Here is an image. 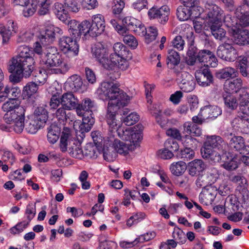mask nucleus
Masks as SVG:
<instances>
[{
  "label": "nucleus",
  "instance_id": "obj_28",
  "mask_svg": "<svg viewBox=\"0 0 249 249\" xmlns=\"http://www.w3.org/2000/svg\"><path fill=\"white\" fill-rule=\"evenodd\" d=\"M78 100L71 92H66L61 96V104L69 110L76 108Z\"/></svg>",
  "mask_w": 249,
  "mask_h": 249
},
{
  "label": "nucleus",
  "instance_id": "obj_10",
  "mask_svg": "<svg viewBox=\"0 0 249 249\" xmlns=\"http://www.w3.org/2000/svg\"><path fill=\"white\" fill-rule=\"evenodd\" d=\"M91 53L93 57H94L97 61L105 69H111V64L110 59H108V53L107 49L104 45L101 43L98 42L94 44L91 48Z\"/></svg>",
  "mask_w": 249,
  "mask_h": 249
},
{
  "label": "nucleus",
  "instance_id": "obj_50",
  "mask_svg": "<svg viewBox=\"0 0 249 249\" xmlns=\"http://www.w3.org/2000/svg\"><path fill=\"white\" fill-rule=\"evenodd\" d=\"M238 100L240 106V110L244 111L243 107L248 106L249 104V94L246 89H242L239 91Z\"/></svg>",
  "mask_w": 249,
  "mask_h": 249
},
{
  "label": "nucleus",
  "instance_id": "obj_56",
  "mask_svg": "<svg viewBox=\"0 0 249 249\" xmlns=\"http://www.w3.org/2000/svg\"><path fill=\"white\" fill-rule=\"evenodd\" d=\"M34 36V34L30 31L21 32L18 35L17 42L18 43L28 42L31 41Z\"/></svg>",
  "mask_w": 249,
  "mask_h": 249
},
{
  "label": "nucleus",
  "instance_id": "obj_32",
  "mask_svg": "<svg viewBox=\"0 0 249 249\" xmlns=\"http://www.w3.org/2000/svg\"><path fill=\"white\" fill-rule=\"evenodd\" d=\"M222 97L225 107L231 110H235L238 105L236 97L232 94L228 93H222Z\"/></svg>",
  "mask_w": 249,
  "mask_h": 249
},
{
  "label": "nucleus",
  "instance_id": "obj_15",
  "mask_svg": "<svg viewBox=\"0 0 249 249\" xmlns=\"http://www.w3.org/2000/svg\"><path fill=\"white\" fill-rule=\"evenodd\" d=\"M178 80L180 89L185 92H190L195 88L196 82L193 77L186 71L178 74Z\"/></svg>",
  "mask_w": 249,
  "mask_h": 249
},
{
  "label": "nucleus",
  "instance_id": "obj_22",
  "mask_svg": "<svg viewBox=\"0 0 249 249\" xmlns=\"http://www.w3.org/2000/svg\"><path fill=\"white\" fill-rule=\"evenodd\" d=\"M207 8L209 9L207 15L209 18V23H215L222 21L223 11L216 4L213 3H207Z\"/></svg>",
  "mask_w": 249,
  "mask_h": 249
},
{
  "label": "nucleus",
  "instance_id": "obj_6",
  "mask_svg": "<svg viewBox=\"0 0 249 249\" xmlns=\"http://www.w3.org/2000/svg\"><path fill=\"white\" fill-rule=\"evenodd\" d=\"M40 63L48 69L50 68L58 67L67 63L56 48L54 47H48L45 54L43 56L42 60H40Z\"/></svg>",
  "mask_w": 249,
  "mask_h": 249
},
{
  "label": "nucleus",
  "instance_id": "obj_61",
  "mask_svg": "<svg viewBox=\"0 0 249 249\" xmlns=\"http://www.w3.org/2000/svg\"><path fill=\"white\" fill-rule=\"evenodd\" d=\"M113 4L112 13L115 15L120 14L124 7V2L123 0H113Z\"/></svg>",
  "mask_w": 249,
  "mask_h": 249
},
{
  "label": "nucleus",
  "instance_id": "obj_25",
  "mask_svg": "<svg viewBox=\"0 0 249 249\" xmlns=\"http://www.w3.org/2000/svg\"><path fill=\"white\" fill-rule=\"evenodd\" d=\"M222 113V110L217 106H205L201 109L198 116L204 119H215Z\"/></svg>",
  "mask_w": 249,
  "mask_h": 249
},
{
  "label": "nucleus",
  "instance_id": "obj_5",
  "mask_svg": "<svg viewBox=\"0 0 249 249\" xmlns=\"http://www.w3.org/2000/svg\"><path fill=\"white\" fill-rule=\"evenodd\" d=\"M25 110L23 107H18L17 110L6 113L3 119L7 124H14L13 129L18 133H21L24 128Z\"/></svg>",
  "mask_w": 249,
  "mask_h": 249
},
{
  "label": "nucleus",
  "instance_id": "obj_12",
  "mask_svg": "<svg viewBox=\"0 0 249 249\" xmlns=\"http://www.w3.org/2000/svg\"><path fill=\"white\" fill-rule=\"evenodd\" d=\"M122 22L127 30L135 35L141 36L145 35V27L140 20L133 17H127L123 19Z\"/></svg>",
  "mask_w": 249,
  "mask_h": 249
},
{
  "label": "nucleus",
  "instance_id": "obj_26",
  "mask_svg": "<svg viewBox=\"0 0 249 249\" xmlns=\"http://www.w3.org/2000/svg\"><path fill=\"white\" fill-rule=\"evenodd\" d=\"M212 35L216 39L225 41L228 37L226 36V32L225 30L221 28V22L208 23Z\"/></svg>",
  "mask_w": 249,
  "mask_h": 249
},
{
  "label": "nucleus",
  "instance_id": "obj_60",
  "mask_svg": "<svg viewBox=\"0 0 249 249\" xmlns=\"http://www.w3.org/2000/svg\"><path fill=\"white\" fill-rule=\"evenodd\" d=\"M80 35L89 34L92 36L91 24L90 21L85 20L80 23Z\"/></svg>",
  "mask_w": 249,
  "mask_h": 249
},
{
  "label": "nucleus",
  "instance_id": "obj_47",
  "mask_svg": "<svg viewBox=\"0 0 249 249\" xmlns=\"http://www.w3.org/2000/svg\"><path fill=\"white\" fill-rule=\"evenodd\" d=\"M238 69L242 76H248L249 75V55L243 57L239 61Z\"/></svg>",
  "mask_w": 249,
  "mask_h": 249
},
{
  "label": "nucleus",
  "instance_id": "obj_27",
  "mask_svg": "<svg viewBox=\"0 0 249 249\" xmlns=\"http://www.w3.org/2000/svg\"><path fill=\"white\" fill-rule=\"evenodd\" d=\"M101 152L103 153L104 159L108 162L113 161L117 156L113 142L109 141L104 144L103 148L100 150Z\"/></svg>",
  "mask_w": 249,
  "mask_h": 249
},
{
  "label": "nucleus",
  "instance_id": "obj_9",
  "mask_svg": "<svg viewBox=\"0 0 249 249\" xmlns=\"http://www.w3.org/2000/svg\"><path fill=\"white\" fill-rule=\"evenodd\" d=\"M9 70L14 72L9 76L10 81L18 83L21 81L23 77L26 78L29 77L34 70V68L27 67L25 66L11 62Z\"/></svg>",
  "mask_w": 249,
  "mask_h": 249
},
{
  "label": "nucleus",
  "instance_id": "obj_33",
  "mask_svg": "<svg viewBox=\"0 0 249 249\" xmlns=\"http://www.w3.org/2000/svg\"><path fill=\"white\" fill-rule=\"evenodd\" d=\"M43 126V124L34 118H28L24 122V127L30 133L35 134L37 131Z\"/></svg>",
  "mask_w": 249,
  "mask_h": 249
},
{
  "label": "nucleus",
  "instance_id": "obj_2",
  "mask_svg": "<svg viewBox=\"0 0 249 249\" xmlns=\"http://www.w3.org/2000/svg\"><path fill=\"white\" fill-rule=\"evenodd\" d=\"M229 151L228 143L219 136H207L201 153L204 159L213 162H218L221 156L226 155Z\"/></svg>",
  "mask_w": 249,
  "mask_h": 249
},
{
  "label": "nucleus",
  "instance_id": "obj_4",
  "mask_svg": "<svg viewBox=\"0 0 249 249\" xmlns=\"http://www.w3.org/2000/svg\"><path fill=\"white\" fill-rule=\"evenodd\" d=\"M113 50V53L109 56L112 66H116L122 70H125L129 66L128 60L132 57L130 51L121 42L115 43Z\"/></svg>",
  "mask_w": 249,
  "mask_h": 249
},
{
  "label": "nucleus",
  "instance_id": "obj_46",
  "mask_svg": "<svg viewBox=\"0 0 249 249\" xmlns=\"http://www.w3.org/2000/svg\"><path fill=\"white\" fill-rule=\"evenodd\" d=\"M191 14V8L189 7L180 6L177 9V16L181 21L187 20Z\"/></svg>",
  "mask_w": 249,
  "mask_h": 249
},
{
  "label": "nucleus",
  "instance_id": "obj_52",
  "mask_svg": "<svg viewBox=\"0 0 249 249\" xmlns=\"http://www.w3.org/2000/svg\"><path fill=\"white\" fill-rule=\"evenodd\" d=\"M145 31L146 33L143 36L145 37L146 42L147 43L155 40L158 36L157 28L154 26H150L148 28H145Z\"/></svg>",
  "mask_w": 249,
  "mask_h": 249
},
{
  "label": "nucleus",
  "instance_id": "obj_57",
  "mask_svg": "<svg viewBox=\"0 0 249 249\" xmlns=\"http://www.w3.org/2000/svg\"><path fill=\"white\" fill-rule=\"evenodd\" d=\"M195 155V152L190 148H185L184 149L181 150L178 157L182 159L184 162L187 161L193 158Z\"/></svg>",
  "mask_w": 249,
  "mask_h": 249
},
{
  "label": "nucleus",
  "instance_id": "obj_62",
  "mask_svg": "<svg viewBox=\"0 0 249 249\" xmlns=\"http://www.w3.org/2000/svg\"><path fill=\"white\" fill-rule=\"evenodd\" d=\"M29 224V222L26 221L19 222L16 226L10 229V232L14 234H18L22 232L28 227Z\"/></svg>",
  "mask_w": 249,
  "mask_h": 249
},
{
  "label": "nucleus",
  "instance_id": "obj_23",
  "mask_svg": "<svg viewBox=\"0 0 249 249\" xmlns=\"http://www.w3.org/2000/svg\"><path fill=\"white\" fill-rule=\"evenodd\" d=\"M189 174L192 176H198L206 168V164L201 160L195 159L189 162L188 165Z\"/></svg>",
  "mask_w": 249,
  "mask_h": 249
},
{
  "label": "nucleus",
  "instance_id": "obj_63",
  "mask_svg": "<svg viewBox=\"0 0 249 249\" xmlns=\"http://www.w3.org/2000/svg\"><path fill=\"white\" fill-rule=\"evenodd\" d=\"M50 3L46 0H37V6L39 7L38 13L40 15H45L49 12Z\"/></svg>",
  "mask_w": 249,
  "mask_h": 249
},
{
  "label": "nucleus",
  "instance_id": "obj_21",
  "mask_svg": "<svg viewBox=\"0 0 249 249\" xmlns=\"http://www.w3.org/2000/svg\"><path fill=\"white\" fill-rule=\"evenodd\" d=\"M172 237L174 239H168L165 243L168 247L175 248L177 244H183L186 241V237L184 232L179 228L175 227L172 233Z\"/></svg>",
  "mask_w": 249,
  "mask_h": 249
},
{
  "label": "nucleus",
  "instance_id": "obj_18",
  "mask_svg": "<svg viewBox=\"0 0 249 249\" xmlns=\"http://www.w3.org/2000/svg\"><path fill=\"white\" fill-rule=\"evenodd\" d=\"M170 9L167 5H163L160 8L153 6L149 9L148 15L151 18H159L160 23H165L168 19Z\"/></svg>",
  "mask_w": 249,
  "mask_h": 249
},
{
  "label": "nucleus",
  "instance_id": "obj_54",
  "mask_svg": "<svg viewBox=\"0 0 249 249\" xmlns=\"http://www.w3.org/2000/svg\"><path fill=\"white\" fill-rule=\"evenodd\" d=\"M91 136L92 138L94 146L96 147L97 150L100 153V150L103 145V138L99 131H93L91 133Z\"/></svg>",
  "mask_w": 249,
  "mask_h": 249
},
{
  "label": "nucleus",
  "instance_id": "obj_11",
  "mask_svg": "<svg viewBox=\"0 0 249 249\" xmlns=\"http://www.w3.org/2000/svg\"><path fill=\"white\" fill-rule=\"evenodd\" d=\"M77 39L73 36H66L60 38L59 45L61 51L64 53L70 54L72 56L77 55L79 52V45Z\"/></svg>",
  "mask_w": 249,
  "mask_h": 249
},
{
  "label": "nucleus",
  "instance_id": "obj_43",
  "mask_svg": "<svg viewBox=\"0 0 249 249\" xmlns=\"http://www.w3.org/2000/svg\"><path fill=\"white\" fill-rule=\"evenodd\" d=\"M198 53L197 48L191 43L187 53L188 57L186 59V62L188 65L190 66L195 65L197 59Z\"/></svg>",
  "mask_w": 249,
  "mask_h": 249
},
{
  "label": "nucleus",
  "instance_id": "obj_42",
  "mask_svg": "<svg viewBox=\"0 0 249 249\" xmlns=\"http://www.w3.org/2000/svg\"><path fill=\"white\" fill-rule=\"evenodd\" d=\"M235 70L231 67H228L219 70L216 73V77L219 79H229L234 76Z\"/></svg>",
  "mask_w": 249,
  "mask_h": 249
},
{
  "label": "nucleus",
  "instance_id": "obj_31",
  "mask_svg": "<svg viewBox=\"0 0 249 249\" xmlns=\"http://www.w3.org/2000/svg\"><path fill=\"white\" fill-rule=\"evenodd\" d=\"M61 128L56 124H52L48 128L47 139L50 143L53 144L58 140Z\"/></svg>",
  "mask_w": 249,
  "mask_h": 249
},
{
  "label": "nucleus",
  "instance_id": "obj_39",
  "mask_svg": "<svg viewBox=\"0 0 249 249\" xmlns=\"http://www.w3.org/2000/svg\"><path fill=\"white\" fill-rule=\"evenodd\" d=\"M113 142L117 153L120 154L126 155L128 153L129 150L134 149V147H132V145H130L129 143H124L118 139L114 140Z\"/></svg>",
  "mask_w": 249,
  "mask_h": 249
},
{
  "label": "nucleus",
  "instance_id": "obj_40",
  "mask_svg": "<svg viewBox=\"0 0 249 249\" xmlns=\"http://www.w3.org/2000/svg\"><path fill=\"white\" fill-rule=\"evenodd\" d=\"M20 101L19 99H9L5 102L2 106V109L6 113L11 112L14 110H17L18 107H21L20 106Z\"/></svg>",
  "mask_w": 249,
  "mask_h": 249
},
{
  "label": "nucleus",
  "instance_id": "obj_3",
  "mask_svg": "<svg viewBox=\"0 0 249 249\" xmlns=\"http://www.w3.org/2000/svg\"><path fill=\"white\" fill-rule=\"evenodd\" d=\"M94 106V102L89 98L85 99L81 104L77 105V114L83 117L82 123L79 126L81 134L89 131L94 124L95 119L92 110Z\"/></svg>",
  "mask_w": 249,
  "mask_h": 249
},
{
  "label": "nucleus",
  "instance_id": "obj_37",
  "mask_svg": "<svg viewBox=\"0 0 249 249\" xmlns=\"http://www.w3.org/2000/svg\"><path fill=\"white\" fill-rule=\"evenodd\" d=\"M142 125L141 124H138L133 128L131 136L129 141L130 145L133 143L136 147L137 145V142L142 139Z\"/></svg>",
  "mask_w": 249,
  "mask_h": 249
},
{
  "label": "nucleus",
  "instance_id": "obj_64",
  "mask_svg": "<svg viewBox=\"0 0 249 249\" xmlns=\"http://www.w3.org/2000/svg\"><path fill=\"white\" fill-rule=\"evenodd\" d=\"M153 115L155 116L157 123L161 128H166L168 119L163 117L162 112L160 110H158L157 112H154Z\"/></svg>",
  "mask_w": 249,
  "mask_h": 249
},
{
  "label": "nucleus",
  "instance_id": "obj_59",
  "mask_svg": "<svg viewBox=\"0 0 249 249\" xmlns=\"http://www.w3.org/2000/svg\"><path fill=\"white\" fill-rule=\"evenodd\" d=\"M40 41H36L34 45V52L40 55V60H42L43 56L45 54L46 50L48 47L45 46V44H41Z\"/></svg>",
  "mask_w": 249,
  "mask_h": 249
},
{
  "label": "nucleus",
  "instance_id": "obj_55",
  "mask_svg": "<svg viewBox=\"0 0 249 249\" xmlns=\"http://www.w3.org/2000/svg\"><path fill=\"white\" fill-rule=\"evenodd\" d=\"M203 193L205 198L209 200L210 202H212L213 201L216 196L217 189L212 185L204 189Z\"/></svg>",
  "mask_w": 249,
  "mask_h": 249
},
{
  "label": "nucleus",
  "instance_id": "obj_29",
  "mask_svg": "<svg viewBox=\"0 0 249 249\" xmlns=\"http://www.w3.org/2000/svg\"><path fill=\"white\" fill-rule=\"evenodd\" d=\"M72 138L71 129L68 127H64L59 143L60 149L62 152L67 150L68 146L72 141Z\"/></svg>",
  "mask_w": 249,
  "mask_h": 249
},
{
  "label": "nucleus",
  "instance_id": "obj_44",
  "mask_svg": "<svg viewBox=\"0 0 249 249\" xmlns=\"http://www.w3.org/2000/svg\"><path fill=\"white\" fill-rule=\"evenodd\" d=\"M67 110H69L65 107L62 106L55 112L56 117L61 124H64L68 119H71V114L70 112H67Z\"/></svg>",
  "mask_w": 249,
  "mask_h": 249
},
{
  "label": "nucleus",
  "instance_id": "obj_49",
  "mask_svg": "<svg viewBox=\"0 0 249 249\" xmlns=\"http://www.w3.org/2000/svg\"><path fill=\"white\" fill-rule=\"evenodd\" d=\"M22 14L24 17L28 18L32 16L37 9V0H32L31 2L24 6Z\"/></svg>",
  "mask_w": 249,
  "mask_h": 249
},
{
  "label": "nucleus",
  "instance_id": "obj_24",
  "mask_svg": "<svg viewBox=\"0 0 249 249\" xmlns=\"http://www.w3.org/2000/svg\"><path fill=\"white\" fill-rule=\"evenodd\" d=\"M242 80L240 78L227 80L224 85V93L231 94L240 91L242 89Z\"/></svg>",
  "mask_w": 249,
  "mask_h": 249
},
{
  "label": "nucleus",
  "instance_id": "obj_8",
  "mask_svg": "<svg viewBox=\"0 0 249 249\" xmlns=\"http://www.w3.org/2000/svg\"><path fill=\"white\" fill-rule=\"evenodd\" d=\"M18 54L13 57L12 63L20 64L27 67H34L35 60L31 54L33 53L26 46H20L18 48Z\"/></svg>",
  "mask_w": 249,
  "mask_h": 249
},
{
  "label": "nucleus",
  "instance_id": "obj_58",
  "mask_svg": "<svg viewBox=\"0 0 249 249\" xmlns=\"http://www.w3.org/2000/svg\"><path fill=\"white\" fill-rule=\"evenodd\" d=\"M61 104V96L60 93L58 92H56L53 94L49 102V106L50 109L52 110H54L57 108L58 106Z\"/></svg>",
  "mask_w": 249,
  "mask_h": 249
},
{
  "label": "nucleus",
  "instance_id": "obj_30",
  "mask_svg": "<svg viewBox=\"0 0 249 249\" xmlns=\"http://www.w3.org/2000/svg\"><path fill=\"white\" fill-rule=\"evenodd\" d=\"M234 42L239 45H249V31L243 30L232 34Z\"/></svg>",
  "mask_w": 249,
  "mask_h": 249
},
{
  "label": "nucleus",
  "instance_id": "obj_48",
  "mask_svg": "<svg viewBox=\"0 0 249 249\" xmlns=\"http://www.w3.org/2000/svg\"><path fill=\"white\" fill-rule=\"evenodd\" d=\"M224 23L225 25L229 28H231V33L232 35L237 31L236 25L237 24V21L234 17H232L231 15L228 14L224 17Z\"/></svg>",
  "mask_w": 249,
  "mask_h": 249
},
{
  "label": "nucleus",
  "instance_id": "obj_51",
  "mask_svg": "<svg viewBox=\"0 0 249 249\" xmlns=\"http://www.w3.org/2000/svg\"><path fill=\"white\" fill-rule=\"evenodd\" d=\"M38 85L36 82H30L27 84L23 89V93L28 98L36 93L38 90Z\"/></svg>",
  "mask_w": 249,
  "mask_h": 249
},
{
  "label": "nucleus",
  "instance_id": "obj_35",
  "mask_svg": "<svg viewBox=\"0 0 249 249\" xmlns=\"http://www.w3.org/2000/svg\"><path fill=\"white\" fill-rule=\"evenodd\" d=\"M82 84L81 78L75 74L71 76L68 79L66 86L68 87L70 90L76 92L81 89Z\"/></svg>",
  "mask_w": 249,
  "mask_h": 249
},
{
  "label": "nucleus",
  "instance_id": "obj_1",
  "mask_svg": "<svg viewBox=\"0 0 249 249\" xmlns=\"http://www.w3.org/2000/svg\"><path fill=\"white\" fill-rule=\"evenodd\" d=\"M98 92L101 99L109 100L106 118L110 131L116 130L120 138L129 142L133 128L120 127L119 122L116 119L117 112L127 105L129 97L112 82H102Z\"/></svg>",
  "mask_w": 249,
  "mask_h": 249
},
{
  "label": "nucleus",
  "instance_id": "obj_17",
  "mask_svg": "<svg viewBox=\"0 0 249 249\" xmlns=\"http://www.w3.org/2000/svg\"><path fill=\"white\" fill-rule=\"evenodd\" d=\"M18 30L17 23L12 19L8 20L6 27L3 24H0V34L2 37V44H7L12 35L16 34Z\"/></svg>",
  "mask_w": 249,
  "mask_h": 249
},
{
  "label": "nucleus",
  "instance_id": "obj_19",
  "mask_svg": "<svg viewBox=\"0 0 249 249\" xmlns=\"http://www.w3.org/2000/svg\"><path fill=\"white\" fill-rule=\"evenodd\" d=\"M217 174L208 172L206 174L198 175L196 181V184L198 188H202L204 190L207 187L214 184L217 178Z\"/></svg>",
  "mask_w": 249,
  "mask_h": 249
},
{
  "label": "nucleus",
  "instance_id": "obj_16",
  "mask_svg": "<svg viewBox=\"0 0 249 249\" xmlns=\"http://www.w3.org/2000/svg\"><path fill=\"white\" fill-rule=\"evenodd\" d=\"M195 77L199 85L203 87L209 86L213 82V76L208 68H201L195 72Z\"/></svg>",
  "mask_w": 249,
  "mask_h": 249
},
{
  "label": "nucleus",
  "instance_id": "obj_20",
  "mask_svg": "<svg viewBox=\"0 0 249 249\" xmlns=\"http://www.w3.org/2000/svg\"><path fill=\"white\" fill-rule=\"evenodd\" d=\"M91 29L92 36H97L101 35L105 29L104 17L101 14L94 15L92 18Z\"/></svg>",
  "mask_w": 249,
  "mask_h": 249
},
{
  "label": "nucleus",
  "instance_id": "obj_14",
  "mask_svg": "<svg viewBox=\"0 0 249 249\" xmlns=\"http://www.w3.org/2000/svg\"><path fill=\"white\" fill-rule=\"evenodd\" d=\"M229 145V151L234 150L242 155H249V146L246 145L244 138L241 136H234L230 140Z\"/></svg>",
  "mask_w": 249,
  "mask_h": 249
},
{
  "label": "nucleus",
  "instance_id": "obj_7",
  "mask_svg": "<svg viewBox=\"0 0 249 249\" xmlns=\"http://www.w3.org/2000/svg\"><path fill=\"white\" fill-rule=\"evenodd\" d=\"M231 39L227 38L218 47L216 53L218 57L226 61L233 62L237 57V52L233 46Z\"/></svg>",
  "mask_w": 249,
  "mask_h": 249
},
{
  "label": "nucleus",
  "instance_id": "obj_38",
  "mask_svg": "<svg viewBox=\"0 0 249 249\" xmlns=\"http://www.w3.org/2000/svg\"><path fill=\"white\" fill-rule=\"evenodd\" d=\"M34 118L43 125L48 119V112L44 106L38 107L34 111Z\"/></svg>",
  "mask_w": 249,
  "mask_h": 249
},
{
  "label": "nucleus",
  "instance_id": "obj_34",
  "mask_svg": "<svg viewBox=\"0 0 249 249\" xmlns=\"http://www.w3.org/2000/svg\"><path fill=\"white\" fill-rule=\"evenodd\" d=\"M180 60V56L177 52L173 49L168 50L167 63L169 68L174 69L176 71V66L179 64Z\"/></svg>",
  "mask_w": 249,
  "mask_h": 249
},
{
  "label": "nucleus",
  "instance_id": "obj_45",
  "mask_svg": "<svg viewBox=\"0 0 249 249\" xmlns=\"http://www.w3.org/2000/svg\"><path fill=\"white\" fill-rule=\"evenodd\" d=\"M171 173L175 176H180L186 169V164L184 161H179L172 163L170 167Z\"/></svg>",
  "mask_w": 249,
  "mask_h": 249
},
{
  "label": "nucleus",
  "instance_id": "obj_53",
  "mask_svg": "<svg viewBox=\"0 0 249 249\" xmlns=\"http://www.w3.org/2000/svg\"><path fill=\"white\" fill-rule=\"evenodd\" d=\"M124 42L131 49H135L138 45V41L136 38L132 35H123Z\"/></svg>",
  "mask_w": 249,
  "mask_h": 249
},
{
  "label": "nucleus",
  "instance_id": "obj_36",
  "mask_svg": "<svg viewBox=\"0 0 249 249\" xmlns=\"http://www.w3.org/2000/svg\"><path fill=\"white\" fill-rule=\"evenodd\" d=\"M53 12L60 20L66 22L69 18L68 11L64 8V5L60 2H55L53 5Z\"/></svg>",
  "mask_w": 249,
  "mask_h": 249
},
{
  "label": "nucleus",
  "instance_id": "obj_13",
  "mask_svg": "<svg viewBox=\"0 0 249 249\" xmlns=\"http://www.w3.org/2000/svg\"><path fill=\"white\" fill-rule=\"evenodd\" d=\"M231 125L235 129L245 134H249V118L246 112L242 111L232 120Z\"/></svg>",
  "mask_w": 249,
  "mask_h": 249
},
{
  "label": "nucleus",
  "instance_id": "obj_41",
  "mask_svg": "<svg viewBox=\"0 0 249 249\" xmlns=\"http://www.w3.org/2000/svg\"><path fill=\"white\" fill-rule=\"evenodd\" d=\"M69 32L72 36L79 38L80 35V23L76 20H69L68 22Z\"/></svg>",
  "mask_w": 249,
  "mask_h": 249
}]
</instances>
